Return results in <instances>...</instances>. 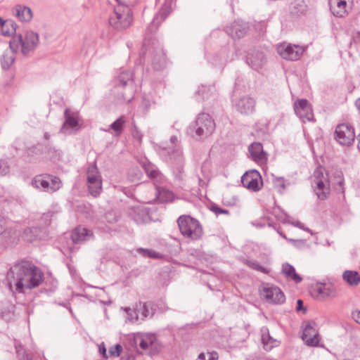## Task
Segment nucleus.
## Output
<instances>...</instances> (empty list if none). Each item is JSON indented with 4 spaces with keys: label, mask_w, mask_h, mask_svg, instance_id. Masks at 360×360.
<instances>
[{
    "label": "nucleus",
    "mask_w": 360,
    "mask_h": 360,
    "mask_svg": "<svg viewBox=\"0 0 360 360\" xmlns=\"http://www.w3.org/2000/svg\"><path fill=\"white\" fill-rule=\"evenodd\" d=\"M272 183L278 192H282L285 188L286 181L283 177H274Z\"/></svg>",
    "instance_id": "58836bf2"
},
{
    "label": "nucleus",
    "mask_w": 360,
    "mask_h": 360,
    "mask_svg": "<svg viewBox=\"0 0 360 360\" xmlns=\"http://www.w3.org/2000/svg\"><path fill=\"white\" fill-rule=\"evenodd\" d=\"M122 351V347L120 344H116L109 348L108 357L119 356Z\"/></svg>",
    "instance_id": "37998d69"
},
{
    "label": "nucleus",
    "mask_w": 360,
    "mask_h": 360,
    "mask_svg": "<svg viewBox=\"0 0 360 360\" xmlns=\"http://www.w3.org/2000/svg\"><path fill=\"white\" fill-rule=\"evenodd\" d=\"M48 237L46 229L38 227L27 228L24 230L22 238L27 242H34L39 240H45Z\"/></svg>",
    "instance_id": "4be33fe9"
},
{
    "label": "nucleus",
    "mask_w": 360,
    "mask_h": 360,
    "mask_svg": "<svg viewBox=\"0 0 360 360\" xmlns=\"http://www.w3.org/2000/svg\"><path fill=\"white\" fill-rule=\"evenodd\" d=\"M198 96H200L202 101L214 99L216 97V89L214 86H204L199 87L196 92Z\"/></svg>",
    "instance_id": "7c9ffc66"
},
{
    "label": "nucleus",
    "mask_w": 360,
    "mask_h": 360,
    "mask_svg": "<svg viewBox=\"0 0 360 360\" xmlns=\"http://www.w3.org/2000/svg\"><path fill=\"white\" fill-rule=\"evenodd\" d=\"M342 279L349 286H356L360 283V275L356 271H345L342 274Z\"/></svg>",
    "instance_id": "2f4dec72"
},
{
    "label": "nucleus",
    "mask_w": 360,
    "mask_h": 360,
    "mask_svg": "<svg viewBox=\"0 0 360 360\" xmlns=\"http://www.w3.org/2000/svg\"><path fill=\"white\" fill-rule=\"evenodd\" d=\"M256 132L257 134H265L267 133V124L265 122H258L256 124Z\"/></svg>",
    "instance_id": "de8ad7c7"
},
{
    "label": "nucleus",
    "mask_w": 360,
    "mask_h": 360,
    "mask_svg": "<svg viewBox=\"0 0 360 360\" xmlns=\"http://www.w3.org/2000/svg\"><path fill=\"white\" fill-rule=\"evenodd\" d=\"M124 123V119L123 116L120 117L114 122L110 124V129L114 130L116 133H121L122 127Z\"/></svg>",
    "instance_id": "ea45409f"
},
{
    "label": "nucleus",
    "mask_w": 360,
    "mask_h": 360,
    "mask_svg": "<svg viewBox=\"0 0 360 360\" xmlns=\"http://www.w3.org/2000/svg\"><path fill=\"white\" fill-rule=\"evenodd\" d=\"M281 273L288 279L291 280L295 283H300L302 278L299 275L295 269L288 263H285L282 265Z\"/></svg>",
    "instance_id": "cd10ccee"
},
{
    "label": "nucleus",
    "mask_w": 360,
    "mask_h": 360,
    "mask_svg": "<svg viewBox=\"0 0 360 360\" xmlns=\"http://www.w3.org/2000/svg\"><path fill=\"white\" fill-rule=\"evenodd\" d=\"M358 148H359V149L360 150V140H359V145H358Z\"/></svg>",
    "instance_id": "e2e57ef3"
},
{
    "label": "nucleus",
    "mask_w": 360,
    "mask_h": 360,
    "mask_svg": "<svg viewBox=\"0 0 360 360\" xmlns=\"http://www.w3.org/2000/svg\"><path fill=\"white\" fill-rule=\"evenodd\" d=\"M172 0H165V3L159 13L155 16L151 25L148 27V31L152 32L157 30L160 20H164L172 11Z\"/></svg>",
    "instance_id": "5701e85b"
},
{
    "label": "nucleus",
    "mask_w": 360,
    "mask_h": 360,
    "mask_svg": "<svg viewBox=\"0 0 360 360\" xmlns=\"http://www.w3.org/2000/svg\"><path fill=\"white\" fill-rule=\"evenodd\" d=\"M134 342L136 348L149 355H155L162 349L156 335L153 333H136L134 336Z\"/></svg>",
    "instance_id": "0eeeda50"
},
{
    "label": "nucleus",
    "mask_w": 360,
    "mask_h": 360,
    "mask_svg": "<svg viewBox=\"0 0 360 360\" xmlns=\"http://www.w3.org/2000/svg\"><path fill=\"white\" fill-rule=\"evenodd\" d=\"M138 252L146 257H152V258L160 257V255L153 250L140 248V249H138Z\"/></svg>",
    "instance_id": "c03bdc74"
},
{
    "label": "nucleus",
    "mask_w": 360,
    "mask_h": 360,
    "mask_svg": "<svg viewBox=\"0 0 360 360\" xmlns=\"http://www.w3.org/2000/svg\"><path fill=\"white\" fill-rule=\"evenodd\" d=\"M125 311L128 315V319L130 322L134 323L139 320V316L136 311V307L134 309H131L129 308H126Z\"/></svg>",
    "instance_id": "a18cd8bd"
},
{
    "label": "nucleus",
    "mask_w": 360,
    "mask_h": 360,
    "mask_svg": "<svg viewBox=\"0 0 360 360\" xmlns=\"http://www.w3.org/2000/svg\"><path fill=\"white\" fill-rule=\"evenodd\" d=\"M143 106L144 110L146 111L148 108L149 105H148V102H143Z\"/></svg>",
    "instance_id": "6e6d98bb"
},
{
    "label": "nucleus",
    "mask_w": 360,
    "mask_h": 360,
    "mask_svg": "<svg viewBox=\"0 0 360 360\" xmlns=\"http://www.w3.org/2000/svg\"><path fill=\"white\" fill-rule=\"evenodd\" d=\"M219 355L216 352L200 353L196 360H218Z\"/></svg>",
    "instance_id": "a19ab883"
},
{
    "label": "nucleus",
    "mask_w": 360,
    "mask_h": 360,
    "mask_svg": "<svg viewBox=\"0 0 360 360\" xmlns=\"http://www.w3.org/2000/svg\"><path fill=\"white\" fill-rule=\"evenodd\" d=\"M139 54L140 63H142V61L145 60V58L148 54L150 57L152 65L155 70H160L165 66V53L160 43L155 39H145Z\"/></svg>",
    "instance_id": "f03ea898"
},
{
    "label": "nucleus",
    "mask_w": 360,
    "mask_h": 360,
    "mask_svg": "<svg viewBox=\"0 0 360 360\" xmlns=\"http://www.w3.org/2000/svg\"><path fill=\"white\" fill-rule=\"evenodd\" d=\"M15 15L22 22H30L33 17L32 9L26 6L17 5L14 8Z\"/></svg>",
    "instance_id": "c85d7f7f"
},
{
    "label": "nucleus",
    "mask_w": 360,
    "mask_h": 360,
    "mask_svg": "<svg viewBox=\"0 0 360 360\" xmlns=\"http://www.w3.org/2000/svg\"><path fill=\"white\" fill-rule=\"evenodd\" d=\"M174 199V194L164 188L156 187V197L153 199L154 202H172Z\"/></svg>",
    "instance_id": "c756f323"
},
{
    "label": "nucleus",
    "mask_w": 360,
    "mask_h": 360,
    "mask_svg": "<svg viewBox=\"0 0 360 360\" xmlns=\"http://www.w3.org/2000/svg\"><path fill=\"white\" fill-rule=\"evenodd\" d=\"M249 151L255 162L260 165L266 163L267 160V155L264 152L263 147L261 143H252L249 148Z\"/></svg>",
    "instance_id": "b1692460"
},
{
    "label": "nucleus",
    "mask_w": 360,
    "mask_h": 360,
    "mask_svg": "<svg viewBox=\"0 0 360 360\" xmlns=\"http://www.w3.org/2000/svg\"><path fill=\"white\" fill-rule=\"evenodd\" d=\"M38 43V34L33 31H27L24 37L18 34L13 37L9 43V47L13 52H17L20 47L21 53L27 56L37 48Z\"/></svg>",
    "instance_id": "20e7f679"
},
{
    "label": "nucleus",
    "mask_w": 360,
    "mask_h": 360,
    "mask_svg": "<svg viewBox=\"0 0 360 360\" xmlns=\"http://www.w3.org/2000/svg\"><path fill=\"white\" fill-rule=\"evenodd\" d=\"M11 290L13 285L16 290L22 292L24 288H33L43 281V274L33 264L22 262L12 266L7 274Z\"/></svg>",
    "instance_id": "f257e3e1"
},
{
    "label": "nucleus",
    "mask_w": 360,
    "mask_h": 360,
    "mask_svg": "<svg viewBox=\"0 0 360 360\" xmlns=\"http://www.w3.org/2000/svg\"><path fill=\"white\" fill-rule=\"evenodd\" d=\"M122 360H134V357L133 356H128L127 359H122Z\"/></svg>",
    "instance_id": "13d9d810"
},
{
    "label": "nucleus",
    "mask_w": 360,
    "mask_h": 360,
    "mask_svg": "<svg viewBox=\"0 0 360 360\" xmlns=\"http://www.w3.org/2000/svg\"><path fill=\"white\" fill-rule=\"evenodd\" d=\"M245 263L248 266H250V268H252L256 271H260V272H262V273L266 274L269 273V270L267 268H265V267L259 265L255 261H246Z\"/></svg>",
    "instance_id": "79ce46f5"
},
{
    "label": "nucleus",
    "mask_w": 360,
    "mask_h": 360,
    "mask_svg": "<svg viewBox=\"0 0 360 360\" xmlns=\"http://www.w3.org/2000/svg\"><path fill=\"white\" fill-rule=\"evenodd\" d=\"M93 236L91 231L82 226L76 227L71 233V238L75 243L84 242Z\"/></svg>",
    "instance_id": "393cba45"
},
{
    "label": "nucleus",
    "mask_w": 360,
    "mask_h": 360,
    "mask_svg": "<svg viewBox=\"0 0 360 360\" xmlns=\"http://www.w3.org/2000/svg\"><path fill=\"white\" fill-rule=\"evenodd\" d=\"M245 61L252 70H259L265 65L266 59L262 51L253 49L247 53Z\"/></svg>",
    "instance_id": "6ab92c4d"
},
{
    "label": "nucleus",
    "mask_w": 360,
    "mask_h": 360,
    "mask_svg": "<svg viewBox=\"0 0 360 360\" xmlns=\"http://www.w3.org/2000/svg\"><path fill=\"white\" fill-rule=\"evenodd\" d=\"M210 210L217 215L224 214H229V211L226 210L221 209L217 205H212Z\"/></svg>",
    "instance_id": "8fccbe9b"
},
{
    "label": "nucleus",
    "mask_w": 360,
    "mask_h": 360,
    "mask_svg": "<svg viewBox=\"0 0 360 360\" xmlns=\"http://www.w3.org/2000/svg\"><path fill=\"white\" fill-rule=\"evenodd\" d=\"M259 295L269 304H281L285 300V295L281 288L270 283H263L260 286Z\"/></svg>",
    "instance_id": "9d476101"
},
{
    "label": "nucleus",
    "mask_w": 360,
    "mask_h": 360,
    "mask_svg": "<svg viewBox=\"0 0 360 360\" xmlns=\"http://www.w3.org/2000/svg\"><path fill=\"white\" fill-rule=\"evenodd\" d=\"M119 5H123L124 6H127L130 8L134 6L137 0H116Z\"/></svg>",
    "instance_id": "3c124183"
},
{
    "label": "nucleus",
    "mask_w": 360,
    "mask_h": 360,
    "mask_svg": "<svg viewBox=\"0 0 360 360\" xmlns=\"http://www.w3.org/2000/svg\"><path fill=\"white\" fill-rule=\"evenodd\" d=\"M143 167L148 177L153 179L155 184L162 183L165 181L163 175L156 169L155 166L150 162H143Z\"/></svg>",
    "instance_id": "a878e982"
},
{
    "label": "nucleus",
    "mask_w": 360,
    "mask_h": 360,
    "mask_svg": "<svg viewBox=\"0 0 360 360\" xmlns=\"http://www.w3.org/2000/svg\"><path fill=\"white\" fill-rule=\"evenodd\" d=\"M5 20H3L0 17V24L2 25V22H4Z\"/></svg>",
    "instance_id": "680f3d73"
},
{
    "label": "nucleus",
    "mask_w": 360,
    "mask_h": 360,
    "mask_svg": "<svg viewBox=\"0 0 360 360\" xmlns=\"http://www.w3.org/2000/svg\"><path fill=\"white\" fill-rule=\"evenodd\" d=\"M355 135L354 129L349 123L338 124L334 135Z\"/></svg>",
    "instance_id": "c9c22d12"
},
{
    "label": "nucleus",
    "mask_w": 360,
    "mask_h": 360,
    "mask_svg": "<svg viewBox=\"0 0 360 360\" xmlns=\"http://www.w3.org/2000/svg\"><path fill=\"white\" fill-rule=\"evenodd\" d=\"M225 51H224L222 53H220V55H215L210 58H209L208 61L209 63H212V65L217 67V66H222L225 63H226L229 60L231 59L228 58L224 54Z\"/></svg>",
    "instance_id": "e433bc0d"
},
{
    "label": "nucleus",
    "mask_w": 360,
    "mask_h": 360,
    "mask_svg": "<svg viewBox=\"0 0 360 360\" xmlns=\"http://www.w3.org/2000/svg\"><path fill=\"white\" fill-rule=\"evenodd\" d=\"M314 183L318 198L321 200L326 199L330 194V188L328 174L323 167H319L314 171Z\"/></svg>",
    "instance_id": "1a4fd4ad"
},
{
    "label": "nucleus",
    "mask_w": 360,
    "mask_h": 360,
    "mask_svg": "<svg viewBox=\"0 0 360 360\" xmlns=\"http://www.w3.org/2000/svg\"><path fill=\"white\" fill-rule=\"evenodd\" d=\"M277 53L281 58L289 60H298L304 52V49L300 46L288 43H282L277 46Z\"/></svg>",
    "instance_id": "2eb2a0df"
},
{
    "label": "nucleus",
    "mask_w": 360,
    "mask_h": 360,
    "mask_svg": "<svg viewBox=\"0 0 360 360\" xmlns=\"http://www.w3.org/2000/svg\"><path fill=\"white\" fill-rule=\"evenodd\" d=\"M342 183H343V179L341 176H340V181H339L340 186H342Z\"/></svg>",
    "instance_id": "bf43d9fd"
},
{
    "label": "nucleus",
    "mask_w": 360,
    "mask_h": 360,
    "mask_svg": "<svg viewBox=\"0 0 360 360\" xmlns=\"http://www.w3.org/2000/svg\"><path fill=\"white\" fill-rule=\"evenodd\" d=\"M297 304H298V306H301V304H302V301L301 300H298Z\"/></svg>",
    "instance_id": "052dcab7"
},
{
    "label": "nucleus",
    "mask_w": 360,
    "mask_h": 360,
    "mask_svg": "<svg viewBox=\"0 0 360 360\" xmlns=\"http://www.w3.org/2000/svg\"><path fill=\"white\" fill-rule=\"evenodd\" d=\"M302 338L308 346H318L320 338L317 325L314 321H307L304 323Z\"/></svg>",
    "instance_id": "dca6fc26"
},
{
    "label": "nucleus",
    "mask_w": 360,
    "mask_h": 360,
    "mask_svg": "<svg viewBox=\"0 0 360 360\" xmlns=\"http://www.w3.org/2000/svg\"><path fill=\"white\" fill-rule=\"evenodd\" d=\"M311 293L317 300L332 299L337 296V288L332 283H316L311 287Z\"/></svg>",
    "instance_id": "4468645a"
},
{
    "label": "nucleus",
    "mask_w": 360,
    "mask_h": 360,
    "mask_svg": "<svg viewBox=\"0 0 360 360\" xmlns=\"http://www.w3.org/2000/svg\"><path fill=\"white\" fill-rule=\"evenodd\" d=\"M133 21L132 11L130 8L117 5L109 17V24L115 30H122L129 27Z\"/></svg>",
    "instance_id": "423d86ee"
},
{
    "label": "nucleus",
    "mask_w": 360,
    "mask_h": 360,
    "mask_svg": "<svg viewBox=\"0 0 360 360\" xmlns=\"http://www.w3.org/2000/svg\"><path fill=\"white\" fill-rule=\"evenodd\" d=\"M64 123L61 128L62 133H76L82 126V120L77 112L65 109L64 111Z\"/></svg>",
    "instance_id": "f8f14e48"
},
{
    "label": "nucleus",
    "mask_w": 360,
    "mask_h": 360,
    "mask_svg": "<svg viewBox=\"0 0 360 360\" xmlns=\"http://www.w3.org/2000/svg\"><path fill=\"white\" fill-rule=\"evenodd\" d=\"M17 24L12 20H7L2 22L1 32L4 36H11L15 33Z\"/></svg>",
    "instance_id": "72a5a7b5"
},
{
    "label": "nucleus",
    "mask_w": 360,
    "mask_h": 360,
    "mask_svg": "<svg viewBox=\"0 0 360 360\" xmlns=\"http://www.w3.org/2000/svg\"><path fill=\"white\" fill-rule=\"evenodd\" d=\"M9 172V167L4 161H0V176H4Z\"/></svg>",
    "instance_id": "09e8293b"
},
{
    "label": "nucleus",
    "mask_w": 360,
    "mask_h": 360,
    "mask_svg": "<svg viewBox=\"0 0 360 360\" xmlns=\"http://www.w3.org/2000/svg\"><path fill=\"white\" fill-rule=\"evenodd\" d=\"M329 4L331 12L337 17H342L347 12L345 0H329Z\"/></svg>",
    "instance_id": "bb28decb"
},
{
    "label": "nucleus",
    "mask_w": 360,
    "mask_h": 360,
    "mask_svg": "<svg viewBox=\"0 0 360 360\" xmlns=\"http://www.w3.org/2000/svg\"><path fill=\"white\" fill-rule=\"evenodd\" d=\"M112 92L119 100L130 102L134 96L132 73L129 70H123L113 81Z\"/></svg>",
    "instance_id": "7ed1b4c3"
},
{
    "label": "nucleus",
    "mask_w": 360,
    "mask_h": 360,
    "mask_svg": "<svg viewBox=\"0 0 360 360\" xmlns=\"http://www.w3.org/2000/svg\"><path fill=\"white\" fill-rule=\"evenodd\" d=\"M135 307L141 320H143L150 314L148 305L146 303L139 302L136 304Z\"/></svg>",
    "instance_id": "4c0bfd02"
},
{
    "label": "nucleus",
    "mask_w": 360,
    "mask_h": 360,
    "mask_svg": "<svg viewBox=\"0 0 360 360\" xmlns=\"http://www.w3.org/2000/svg\"><path fill=\"white\" fill-rule=\"evenodd\" d=\"M241 181L244 187L252 191H259L263 186L262 176L256 170L245 172L242 176Z\"/></svg>",
    "instance_id": "f3484780"
},
{
    "label": "nucleus",
    "mask_w": 360,
    "mask_h": 360,
    "mask_svg": "<svg viewBox=\"0 0 360 360\" xmlns=\"http://www.w3.org/2000/svg\"><path fill=\"white\" fill-rule=\"evenodd\" d=\"M32 184L37 188H41L46 192H54L60 188L61 182L59 178L50 175H37Z\"/></svg>",
    "instance_id": "9b49d317"
},
{
    "label": "nucleus",
    "mask_w": 360,
    "mask_h": 360,
    "mask_svg": "<svg viewBox=\"0 0 360 360\" xmlns=\"http://www.w3.org/2000/svg\"><path fill=\"white\" fill-rule=\"evenodd\" d=\"M335 140L342 146H350L354 141V136H335Z\"/></svg>",
    "instance_id": "49530a36"
},
{
    "label": "nucleus",
    "mask_w": 360,
    "mask_h": 360,
    "mask_svg": "<svg viewBox=\"0 0 360 360\" xmlns=\"http://www.w3.org/2000/svg\"><path fill=\"white\" fill-rule=\"evenodd\" d=\"M294 110L297 116L303 122L313 120L311 106L307 99H298L294 103Z\"/></svg>",
    "instance_id": "a211bd4d"
},
{
    "label": "nucleus",
    "mask_w": 360,
    "mask_h": 360,
    "mask_svg": "<svg viewBox=\"0 0 360 360\" xmlns=\"http://www.w3.org/2000/svg\"><path fill=\"white\" fill-rule=\"evenodd\" d=\"M248 30V24L240 20H235L230 26L226 27V33L233 39L243 38Z\"/></svg>",
    "instance_id": "412c9836"
},
{
    "label": "nucleus",
    "mask_w": 360,
    "mask_h": 360,
    "mask_svg": "<svg viewBox=\"0 0 360 360\" xmlns=\"http://www.w3.org/2000/svg\"><path fill=\"white\" fill-rule=\"evenodd\" d=\"M355 105H356V107L359 110H360V99H358V100L356 101V103H355Z\"/></svg>",
    "instance_id": "4d7b16f0"
},
{
    "label": "nucleus",
    "mask_w": 360,
    "mask_h": 360,
    "mask_svg": "<svg viewBox=\"0 0 360 360\" xmlns=\"http://www.w3.org/2000/svg\"><path fill=\"white\" fill-rule=\"evenodd\" d=\"M216 124L212 117L207 113L198 115L195 121L187 129V134L191 135H212L214 133Z\"/></svg>",
    "instance_id": "39448f33"
},
{
    "label": "nucleus",
    "mask_w": 360,
    "mask_h": 360,
    "mask_svg": "<svg viewBox=\"0 0 360 360\" xmlns=\"http://www.w3.org/2000/svg\"><path fill=\"white\" fill-rule=\"evenodd\" d=\"M15 53L16 52H13L12 50L11 52H4L1 58V63L3 69L7 70L11 66L15 60Z\"/></svg>",
    "instance_id": "f704fd0d"
},
{
    "label": "nucleus",
    "mask_w": 360,
    "mask_h": 360,
    "mask_svg": "<svg viewBox=\"0 0 360 360\" xmlns=\"http://www.w3.org/2000/svg\"><path fill=\"white\" fill-rule=\"evenodd\" d=\"M359 135H360V133L359 134Z\"/></svg>",
    "instance_id": "0e129e2a"
},
{
    "label": "nucleus",
    "mask_w": 360,
    "mask_h": 360,
    "mask_svg": "<svg viewBox=\"0 0 360 360\" xmlns=\"http://www.w3.org/2000/svg\"><path fill=\"white\" fill-rule=\"evenodd\" d=\"M6 220L0 217V235L4 233L6 229Z\"/></svg>",
    "instance_id": "603ef678"
},
{
    "label": "nucleus",
    "mask_w": 360,
    "mask_h": 360,
    "mask_svg": "<svg viewBox=\"0 0 360 360\" xmlns=\"http://www.w3.org/2000/svg\"><path fill=\"white\" fill-rule=\"evenodd\" d=\"M98 350L103 357L108 358V354L106 352V348L104 343H101L98 345Z\"/></svg>",
    "instance_id": "864d4df0"
},
{
    "label": "nucleus",
    "mask_w": 360,
    "mask_h": 360,
    "mask_svg": "<svg viewBox=\"0 0 360 360\" xmlns=\"http://www.w3.org/2000/svg\"><path fill=\"white\" fill-rule=\"evenodd\" d=\"M233 106L240 114L249 115L254 112L255 100L248 96H242L233 101Z\"/></svg>",
    "instance_id": "aec40b11"
},
{
    "label": "nucleus",
    "mask_w": 360,
    "mask_h": 360,
    "mask_svg": "<svg viewBox=\"0 0 360 360\" xmlns=\"http://www.w3.org/2000/svg\"><path fill=\"white\" fill-rule=\"evenodd\" d=\"M87 186L90 193L98 196L102 191V179L95 164L89 166L87 169Z\"/></svg>",
    "instance_id": "ddd939ff"
},
{
    "label": "nucleus",
    "mask_w": 360,
    "mask_h": 360,
    "mask_svg": "<svg viewBox=\"0 0 360 360\" xmlns=\"http://www.w3.org/2000/svg\"><path fill=\"white\" fill-rule=\"evenodd\" d=\"M262 342L264 349L266 350H270L277 345V341L270 336L266 328L262 329Z\"/></svg>",
    "instance_id": "473e14b6"
},
{
    "label": "nucleus",
    "mask_w": 360,
    "mask_h": 360,
    "mask_svg": "<svg viewBox=\"0 0 360 360\" xmlns=\"http://www.w3.org/2000/svg\"><path fill=\"white\" fill-rule=\"evenodd\" d=\"M352 317L356 322L360 324V311L353 312Z\"/></svg>",
    "instance_id": "5fc2aeb1"
},
{
    "label": "nucleus",
    "mask_w": 360,
    "mask_h": 360,
    "mask_svg": "<svg viewBox=\"0 0 360 360\" xmlns=\"http://www.w3.org/2000/svg\"><path fill=\"white\" fill-rule=\"evenodd\" d=\"M177 223L181 233L191 239H198L202 234V229L199 222L190 216H181Z\"/></svg>",
    "instance_id": "6e6552de"
}]
</instances>
